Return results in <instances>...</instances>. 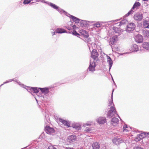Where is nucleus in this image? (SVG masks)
I'll return each mask as SVG.
<instances>
[{
	"label": "nucleus",
	"instance_id": "9b49d317",
	"mask_svg": "<svg viewBox=\"0 0 149 149\" xmlns=\"http://www.w3.org/2000/svg\"><path fill=\"white\" fill-rule=\"evenodd\" d=\"M76 136L73 135L68 136L67 139V141L69 143L74 142L76 140Z\"/></svg>",
	"mask_w": 149,
	"mask_h": 149
},
{
	"label": "nucleus",
	"instance_id": "412c9836",
	"mask_svg": "<svg viewBox=\"0 0 149 149\" xmlns=\"http://www.w3.org/2000/svg\"><path fill=\"white\" fill-rule=\"evenodd\" d=\"M72 127L75 128L77 130H80L81 128V125L78 123H76L73 124Z\"/></svg>",
	"mask_w": 149,
	"mask_h": 149
},
{
	"label": "nucleus",
	"instance_id": "f8f14e48",
	"mask_svg": "<svg viewBox=\"0 0 149 149\" xmlns=\"http://www.w3.org/2000/svg\"><path fill=\"white\" fill-rule=\"evenodd\" d=\"M134 18L136 20L140 21L142 19L143 16L142 14H140L139 13H137L134 15Z\"/></svg>",
	"mask_w": 149,
	"mask_h": 149
},
{
	"label": "nucleus",
	"instance_id": "37998d69",
	"mask_svg": "<svg viewBox=\"0 0 149 149\" xmlns=\"http://www.w3.org/2000/svg\"><path fill=\"white\" fill-rule=\"evenodd\" d=\"M133 149H143L142 148L140 147H134Z\"/></svg>",
	"mask_w": 149,
	"mask_h": 149
},
{
	"label": "nucleus",
	"instance_id": "39448f33",
	"mask_svg": "<svg viewBox=\"0 0 149 149\" xmlns=\"http://www.w3.org/2000/svg\"><path fill=\"white\" fill-rule=\"evenodd\" d=\"M149 134V133L143 132L138 135L137 137L135 138V141H138L140 140L143 138L148 136Z\"/></svg>",
	"mask_w": 149,
	"mask_h": 149
},
{
	"label": "nucleus",
	"instance_id": "09e8293b",
	"mask_svg": "<svg viewBox=\"0 0 149 149\" xmlns=\"http://www.w3.org/2000/svg\"><path fill=\"white\" fill-rule=\"evenodd\" d=\"M66 28L69 30H70V27H67Z\"/></svg>",
	"mask_w": 149,
	"mask_h": 149
},
{
	"label": "nucleus",
	"instance_id": "a18cd8bd",
	"mask_svg": "<svg viewBox=\"0 0 149 149\" xmlns=\"http://www.w3.org/2000/svg\"><path fill=\"white\" fill-rule=\"evenodd\" d=\"M55 32L54 31L52 32V34L53 36L55 35Z\"/></svg>",
	"mask_w": 149,
	"mask_h": 149
},
{
	"label": "nucleus",
	"instance_id": "6e6552de",
	"mask_svg": "<svg viewBox=\"0 0 149 149\" xmlns=\"http://www.w3.org/2000/svg\"><path fill=\"white\" fill-rule=\"evenodd\" d=\"M45 131L48 134H52L55 132V130L53 128L49 126H46L45 128Z\"/></svg>",
	"mask_w": 149,
	"mask_h": 149
},
{
	"label": "nucleus",
	"instance_id": "f257e3e1",
	"mask_svg": "<svg viewBox=\"0 0 149 149\" xmlns=\"http://www.w3.org/2000/svg\"><path fill=\"white\" fill-rule=\"evenodd\" d=\"M114 90V88L113 89L112 93L111 95V97L110 101H109L108 104V106H111L110 108V110L108 111L107 114V117L110 118L114 116L115 114L116 113V109L114 107V104L113 102V93Z\"/></svg>",
	"mask_w": 149,
	"mask_h": 149
},
{
	"label": "nucleus",
	"instance_id": "49530a36",
	"mask_svg": "<svg viewBox=\"0 0 149 149\" xmlns=\"http://www.w3.org/2000/svg\"><path fill=\"white\" fill-rule=\"evenodd\" d=\"M113 82L114 84V85H115V88H116V83H115V82H114V80H113Z\"/></svg>",
	"mask_w": 149,
	"mask_h": 149
},
{
	"label": "nucleus",
	"instance_id": "5fc2aeb1",
	"mask_svg": "<svg viewBox=\"0 0 149 149\" xmlns=\"http://www.w3.org/2000/svg\"><path fill=\"white\" fill-rule=\"evenodd\" d=\"M33 3H31V4H33Z\"/></svg>",
	"mask_w": 149,
	"mask_h": 149
},
{
	"label": "nucleus",
	"instance_id": "393cba45",
	"mask_svg": "<svg viewBox=\"0 0 149 149\" xmlns=\"http://www.w3.org/2000/svg\"><path fill=\"white\" fill-rule=\"evenodd\" d=\"M107 22H97L96 23L94 24V26L95 27H96L97 28H99L101 26V25H102V23H106Z\"/></svg>",
	"mask_w": 149,
	"mask_h": 149
},
{
	"label": "nucleus",
	"instance_id": "20e7f679",
	"mask_svg": "<svg viewBox=\"0 0 149 149\" xmlns=\"http://www.w3.org/2000/svg\"><path fill=\"white\" fill-rule=\"evenodd\" d=\"M141 3L139 2H135L133 5V6L132 8L125 15L126 16L128 17L130 14H133L134 12V11L132 10V9H134L135 8L139 7Z\"/></svg>",
	"mask_w": 149,
	"mask_h": 149
},
{
	"label": "nucleus",
	"instance_id": "f704fd0d",
	"mask_svg": "<svg viewBox=\"0 0 149 149\" xmlns=\"http://www.w3.org/2000/svg\"><path fill=\"white\" fill-rule=\"evenodd\" d=\"M81 22H80L81 24V26H85L87 25V22L85 20H81Z\"/></svg>",
	"mask_w": 149,
	"mask_h": 149
},
{
	"label": "nucleus",
	"instance_id": "c85d7f7f",
	"mask_svg": "<svg viewBox=\"0 0 149 149\" xmlns=\"http://www.w3.org/2000/svg\"><path fill=\"white\" fill-rule=\"evenodd\" d=\"M130 129V127H128L126 124L123 127V131L124 132L128 131H129V130Z\"/></svg>",
	"mask_w": 149,
	"mask_h": 149
},
{
	"label": "nucleus",
	"instance_id": "de8ad7c7",
	"mask_svg": "<svg viewBox=\"0 0 149 149\" xmlns=\"http://www.w3.org/2000/svg\"><path fill=\"white\" fill-rule=\"evenodd\" d=\"M113 82L114 84V85H115V88H116V83H115V82H114V80H113Z\"/></svg>",
	"mask_w": 149,
	"mask_h": 149
},
{
	"label": "nucleus",
	"instance_id": "7ed1b4c3",
	"mask_svg": "<svg viewBox=\"0 0 149 149\" xmlns=\"http://www.w3.org/2000/svg\"><path fill=\"white\" fill-rule=\"evenodd\" d=\"M136 26L134 23H129L127 25V27L126 31L129 33L132 32L135 29Z\"/></svg>",
	"mask_w": 149,
	"mask_h": 149
},
{
	"label": "nucleus",
	"instance_id": "a211bd4d",
	"mask_svg": "<svg viewBox=\"0 0 149 149\" xmlns=\"http://www.w3.org/2000/svg\"><path fill=\"white\" fill-rule=\"evenodd\" d=\"M79 33V36H82L84 38L88 37L89 36L85 30L83 29L81 30H80Z\"/></svg>",
	"mask_w": 149,
	"mask_h": 149
},
{
	"label": "nucleus",
	"instance_id": "8fccbe9b",
	"mask_svg": "<svg viewBox=\"0 0 149 149\" xmlns=\"http://www.w3.org/2000/svg\"><path fill=\"white\" fill-rule=\"evenodd\" d=\"M72 27H73V28H75L76 27V26H75V25H73V26H72Z\"/></svg>",
	"mask_w": 149,
	"mask_h": 149
},
{
	"label": "nucleus",
	"instance_id": "cd10ccee",
	"mask_svg": "<svg viewBox=\"0 0 149 149\" xmlns=\"http://www.w3.org/2000/svg\"><path fill=\"white\" fill-rule=\"evenodd\" d=\"M127 22L125 19H123L120 22H118L116 23V26H121L125 24Z\"/></svg>",
	"mask_w": 149,
	"mask_h": 149
},
{
	"label": "nucleus",
	"instance_id": "e433bc0d",
	"mask_svg": "<svg viewBox=\"0 0 149 149\" xmlns=\"http://www.w3.org/2000/svg\"><path fill=\"white\" fill-rule=\"evenodd\" d=\"M72 34L78 37L79 36V34L78 33L75 31H73V32H72Z\"/></svg>",
	"mask_w": 149,
	"mask_h": 149
},
{
	"label": "nucleus",
	"instance_id": "4468645a",
	"mask_svg": "<svg viewBox=\"0 0 149 149\" xmlns=\"http://www.w3.org/2000/svg\"><path fill=\"white\" fill-rule=\"evenodd\" d=\"M97 123L100 124H104L106 122V120L104 117H100L97 120Z\"/></svg>",
	"mask_w": 149,
	"mask_h": 149
},
{
	"label": "nucleus",
	"instance_id": "4be33fe9",
	"mask_svg": "<svg viewBox=\"0 0 149 149\" xmlns=\"http://www.w3.org/2000/svg\"><path fill=\"white\" fill-rule=\"evenodd\" d=\"M92 146L93 149H99L100 148V144L96 142L93 143Z\"/></svg>",
	"mask_w": 149,
	"mask_h": 149
},
{
	"label": "nucleus",
	"instance_id": "4c0bfd02",
	"mask_svg": "<svg viewBox=\"0 0 149 149\" xmlns=\"http://www.w3.org/2000/svg\"><path fill=\"white\" fill-rule=\"evenodd\" d=\"M13 80H12V79H10L8 80L6 82H4L3 84L1 85L0 86H2L4 84H6V83H8L9 82H11L12 81H13Z\"/></svg>",
	"mask_w": 149,
	"mask_h": 149
},
{
	"label": "nucleus",
	"instance_id": "c9c22d12",
	"mask_svg": "<svg viewBox=\"0 0 149 149\" xmlns=\"http://www.w3.org/2000/svg\"><path fill=\"white\" fill-rule=\"evenodd\" d=\"M31 1L30 0H24L23 1V3L24 4H28L30 3Z\"/></svg>",
	"mask_w": 149,
	"mask_h": 149
},
{
	"label": "nucleus",
	"instance_id": "ea45409f",
	"mask_svg": "<svg viewBox=\"0 0 149 149\" xmlns=\"http://www.w3.org/2000/svg\"><path fill=\"white\" fill-rule=\"evenodd\" d=\"M12 79L13 80V81H15L16 82H17L20 85H21V84H20L21 83L20 82L18 81L16 79Z\"/></svg>",
	"mask_w": 149,
	"mask_h": 149
},
{
	"label": "nucleus",
	"instance_id": "2f4dec72",
	"mask_svg": "<svg viewBox=\"0 0 149 149\" xmlns=\"http://www.w3.org/2000/svg\"><path fill=\"white\" fill-rule=\"evenodd\" d=\"M92 124V122L88 121L86 123H84L83 125V126L85 127L86 126H88L91 125Z\"/></svg>",
	"mask_w": 149,
	"mask_h": 149
},
{
	"label": "nucleus",
	"instance_id": "6ab92c4d",
	"mask_svg": "<svg viewBox=\"0 0 149 149\" xmlns=\"http://www.w3.org/2000/svg\"><path fill=\"white\" fill-rule=\"evenodd\" d=\"M107 62L108 63L109 65V71L111 69V67L112 66L113 61L111 59L109 56H107Z\"/></svg>",
	"mask_w": 149,
	"mask_h": 149
},
{
	"label": "nucleus",
	"instance_id": "72a5a7b5",
	"mask_svg": "<svg viewBox=\"0 0 149 149\" xmlns=\"http://www.w3.org/2000/svg\"><path fill=\"white\" fill-rule=\"evenodd\" d=\"M93 130L92 128L85 127L84 130L86 132H90Z\"/></svg>",
	"mask_w": 149,
	"mask_h": 149
},
{
	"label": "nucleus",
	"instance_id": "f03ea898",
	"mask_svg": "<svg viewBox=\"0 0 149 149\" xmlns=\"http://www.w3.org/2000/svg\"><path fill=\"white\" fill-rule=\"evenodd\" d=\"M42 1H41V2H44L45 3H46L47 4H48L49 5L51 6V7H52L53 8L56 9L58 11V12H59L60 13H63L64 14H67V13H66V12L64 10H63L59 8V7L56 5L55 4H54L52 3L49 2H46L45 1H44L43 0H41Z\"/></svg>",
	"mask_w": 149,
	"mask_h": 149
},
{
	"label": "nucleus",
	"instance_id": "79ce46f5",
	"mask_svg": "<svg viewBox=\"0 0 149 149\" xmlns=\"http://www.w3.org/2000/svg\"><path fill=\"white\" fill-rule=\"evenodd\" d=\"M86 38L85 39V40L87 42H89L91 41V39L89 38Z\"/></svg>",
	"mask_w": 149,
	"mask_h": 149
},
{
	"label": "nucleus",
	"instance_id": "2eb2a0df",
	"mask_svg": "<svg viewBox=\"0 0 149 149\" xmlns=\"http://www.w3.org/2000/svg\"><path fill=\"white\" fill-rule=\"evenodd\" d=\"M59 121L61 122L64 125L69 127L70 126V124L69 121H67L61 118H59L58 119Z\"/></svg>",
	"mask_w": 149,
	"mask_h": 149
},
{
	"label": "nucleus",
	"instance_id": "dca6fc26",
	"mask_svg": "<svg viewBox=\"0 0 149 149\" xmlns=\"http://www.w3.org/2000/svg\"><path fill=\"white\" fill-rule=\"evenodd\" d=\"M111 124L113 126H116L118 123V119L114 117L111 120Z\"/></svg>",
	"mask_w": 149,
	"mask_h": 149
},
{
	"label": "nucleus",
	"instance_id": "3c124183",
	"mask_svg": "<svg viewBox=\"0 0 149 149\" xmlns=\"http://www.w3.org/2000/svg\"><path fill=\"white\" fill-rule=\"evenodd\" d=\"M117 116H118V117L120 118L119 116H118V114H117Z\"/></svg>",
	"mask_w": 149,
	"mask_h": 149
},
{
	"label": "nucleus",
	"instance_id": "0eeeda50",
	"mask_svg": "<svg viewBox=\"0 0 149 149\" xmlns=\"http://www.w3.org/2000/svg\"><path fill=\"white\" fill-rule=\"evenodd\" d=\"M124 141L121 138L118 137L114 138L112 139V142L116 145H118L123 142Z\"/></svg>",
	"mask_w": 149,
	"mask_h": 149
},
{
	"label": "nucleus",
	"instance_id": "bb28decb",
	"mask_svg": "<svg viewBox=\"0 0 149 149\" xmlns=\"http://www.w3.org/2000/svg\"><path fill=\"white\" fill-rule=\"evenodd\" d=\"M142 46L143 48L147 50L149 49V43L148 42H144L142 45Z\"/></svg>",
	"mask_w": 149,
	"mask_h": 149
},
{
	"label": "nucleus",
	"instance_id": "a19ab883",
	"mask_svg": "<svg viewBox=\"0 0 149 149\" xmlns=\"http://www.w3.org/2000/svg\"><path fill=\"white\" fill-rule=\"evenodd\" d=\"M31 89H33V87H30L29 88L27 89V91L29 92H30L31 93L32 92V90Z\"/></svg>",
	"mask_w": 149,
	"mask_h": 149
},
{
	"label": "nucleus",
	"instance_id": "c756f323",
	"mask_svg": "<svg viewBox=\"0 0 149 149\" xmlns=\"http://www.w3.org/2000/svg\"><path fill=\"white\" fill-rule=\"evenodd\" d=\"M39 88H33V89L32 90V92L34 93H38L39 91Z\"/></svg>",
	"mask_w": 149,
	"mask_h": 149
},
{
	"label": "nucleus",
	"instance_id": "423d86ee",
	"mask_svg": "<svg viewBox=\"0 0 149 149\" xmlns=\"http://www.w3.org/2000/svg\"><path fill=\"white\" fill-rule=\"evenodd\" d=\"M96 66V64L95 62H90L89 66L88 68L87 71L93 72L95 70V67Z\"/></svg>",
	"mask_w": 149,
	"mask_h": 149
},
{
	"label": "nucleus",
	"instance_id": "5701e85b",
	"mask_svg": "<svg viewBox=\"0 0 149 149\" xmlns=\"http://www.w3.org/2000/svg\"><path fill=\"white\" fill-rule=\"evenodd\" d=\"M55 32L56 33H62L66 32V31L64 29L62 28H57L56 29Z\"/></svg>",
	"mask_w": 149,
	"mask_h": 149
},
{
	"label": "nucleus",
	"instance_id": "c03bdc74",
	"mask_svg": "<svg viewBox=\"0 0 149 149\" xmlns=\"http://www.w3.org/2000/svg\"><path fill=\"white\" fill-rule=\"evenodd\" d=\"M64 148L65 149H73V148H68V147H64Z\"/></svg>",
	"mask_w": 149,
	"mask_h": 149
},
{
	"label": "nucleus",
	"instance_id": "1a4fd4ad",
	"mask_svg": "<svg viewBox=\"0 0 149 149\" xmlns=\"http://www.w3.org/2000/svg\"><path fill=\"white\" fill-rule=\"evenodd\" d=\"M136 42L138 43H141L143 41V36L140 34L136 35L134 38Z\"/></svg>",
	"mask_w": 149,
	"mask_h": 149
},
{
	"label": "nucleus",
	"instance_id": "603ef678",
	"mask_svg": "<svg viewBox=\"0 0 149 149\" xmlns=\"http://www.w3.org/2000/svg\"><path fill=\"white\" fill-rule=\"evenodd\" d=\"M118 19H117V20H115V21H116H116H118Z\"/></svg>",
	"mask_w": 149,
	"mask_h": 149
},
{
	"label": "nucleus",
	"instance_id": "a878e982",
	"mask_svg": "<svg viewBox=\"0 0 149 149\" xmlns=\"http://www.w3.org/2000/svg\"><path fill=\"white\" fill-rule=\"evenodd\" d=\"M113 30L115 33H117L118 34H120L121 30L119 28L116 27L115 26H114L113 27Z\"/></svg>",
	"mask_w": 149,
	"mask_h": 149
},
{
	"label": "nucleus",
	"instance_id": "aec40b11",
	"mask_svg": "<svg viewBox=\"0 0 149 149\" xmlns=\"http://www.w3.org/2000/svg\"><path fill=\"white\" fill-rule=\"evenodd\" d=\"M39 88L41 92L42 93L44 94H47L49 92L48 88Z\"/></svg>",
	"mask_w": 149,
	"mask_h": 149
},
{
	"label": "nucleus",
	"instance_id": "7c9ffc66",
	"mask_svg": "<svg viewBox=\"0 0 149 149\" xmlns=\"http://www.w3.org/2000/svg\"><path fill=\"white\" fill-rule=\"evenodd\" d=\"M143 35L144 37L148 38L149 37V31H143Z\"/></svg>",
	"mask_w": 149,
	"mask_h": 149
},
{
	"label": "nucleus",
	"instance_id": "473e14b6",
	"mask_svg": "<svg viewBox=\"0 0 149 149\" xmlns=\"http://www.w3.org/2000/svg\"><path fill=\"white\" fill-rule=\"evenodd\" d=\"M143 26L145 28H149V24L148 23V22H144L143 23Z\"/></svg>",
	"mask_w": 149,
	"mask_h": 149
},
{
	"label": "nucleus",
	"instance_id": "b1692460",
	"mask_svg": "<svg viewBox=\"0 0 149 149\" xmlns=\"http://www.w3.org/2000/svg\"><path fill=\"white\" fill-rule=\"evenodd\" d=\"M118 37L117 36H115L110 39L111 43L113 45L116 41L117 40Z\"/></svg>",
	"mask_w": 149,
	"mask_h": 149
},
{
	"label": "nucleus",
	"instance_id": "f3484780",
	"mask_svg": "<svg viewBox=\"0 0 149 149\" xmlns=\"http://www.w3.org/2000/svg\"><path fill=\"white\" fill-rule=\"evenodd\" d=\"M130 50L132 52H137L140 50L139 48L136 44L132 45L130 48Z\"/></svg>",
	"mask_w": 149,
	"mask_h": 149
},
{
	"label": "nucleus",
	"instance_id": "58836bf2",
	"mask_svg": "<svg viewBox=\"0 0 149 149\" xmlns=\"http://www.w3.org/2000/svg\"><path fill=\"white\" fill-rule=\"evenodd\" d=\"M48 149H57L55 147L52 146H49Z\"/></svg>",
	"mask_w": 149,
	"mask_h": 149
},
{
	"label": "nucleus",
	"instance_id": "864d4df0",
	"mask_svg": "<svg viewBox=\"0 0 149 149\" xmlns=\"http://www.w3.org/2000/svg\"><path fill=\"white\" fill-rule=\"evenodd\" d=\"M112 80L113 81V80H113L112 77Z\"/></svg>",
	"mask_w": 149,
	"mask_h": 149
},
{
	"label": "nucleus",
	"instance_id": "ddd939ff",
	"mask_svg": "<svg viewBox=\"0 0 149 149\" xmlns=\"http://www.w3.org/2000/svg\"><path fill=\"white\" fill-rule=\"evenodd\" d=\"M65 15L68 17H69V16L68 15H69V17L72 20L76 23H79V21L81 20L73 15H70L68 13H67V14Z\"/></svg>",
	"mask_w": 149,
	"mask_h": 149
},
{
	"label": "nucleus",
	"instance_id": "6e6d98bb",
	"mask_svg": "<svg viewBox=\"0 0 149 149\" xmlns=\"http://www.w3.org/2000/svg\"><path fill=\"white\" fill-rule=\"evenodd\" d=\"M36 101L37 102V100L36 99Z\"/></svg>",
	"mask_w": 149,
	"mask_h": 149
},
{
	"label": "nucleus",
	"instance_id": "9d476101",
	"mask_svg": "<svg viewBox=\"0 0 149 149\" xmlns=\"http://www.w3.org/2000/svg\"><path fill=\"white\" fill-rule=\"evenodd\" d=\"M98 56V54L96 50L93 49L91 54V57L94 60L96 59Z\"/></svg>",
	"mask_w": 149,
	"mask_h": 149
}]
</instances>
